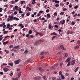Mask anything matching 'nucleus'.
Masks as SVG:
<instances>
[{
  "label": "nucleus",
  "mask_w": 80,
  "mask_h": 80,
  "mask_svg": "<svg viewBox=\"0 0 80 80\" xmlns=\"http://www.w3.org/2000/svg\"><path fill=\"white\" fill-rule=\"evenodd\" d=\"M62 71H60L59 73V75H61V76H62V75H62Z\"/></svg>",
  "instance_id": "nucleus-20"
},
{
  "label": "nucleus",
  "mask_w": 80,
  "mask_h": 80,
  "mask_svg": "<svg viewBox=\"0 0 80 80\" xmlns=\"http://www.w3.org/2000/svg\"><path fill=\"white\" fill-rule=\"evenodd\" d=\"M25 1H22L21 2V4H23V3H25Z\"/></svg>",
  "instance_id": "nucleus-25"
},
{
  "label": "nucleus",
  "mask_w": 80,
  "mask_h": 80,
  "mask_svg": "<svg viewBox=\"0 0 80 80\" xmlns=\"http://www.w3.org/2000/svg\"><path fill=\"white\" fill-rule=\"evenodd\" d=\"M43 41L42 40H39L38 41V43H41V42H43Z\"/></svg>",
  "instance_id": "nucleus-23"
},
{
  "label": "nucleus",
  "mask_w": 80,
  "mask_h": 80,
  "mask_svg": "<svg viewBox=\"0 0 80 80\" xmlns=\"http://www.w3.org/2000/svg\"><path fill=\"white\" fill-rule=\"evenodd\" d=\"M38 44V42H37L34 44V45H37Z\"/></svg>",
  "instance_id": "nucleus-38"
},
{
  "label": "nucleus",
  "mask_w": 80,
  "mask_h": 80,
  "mask_svg": "<svg viewBox=\"0 0 80 80\" xmlns=\"http://www.w3.org/2000/svg\"><path fill=\"white\" fill-rule=\"evenodd\" d=\"M15 50H16V49H12L11 51H12V52H15Z\"/></svg>",
  "instance_id": "nucleus-51"
},
{
  "label": "nucleus",
  "mask_w": 80,
  "mask_h": 80,
  "mask_svg": "<svg viewBox=\"0 0 80 80\" xmlns=\"http://www.w3.org/2000/svg\"><path fill=\"white\" fill-rule=\"evenodd\" d=\"M39 13H43V11H40L39 12Z\"/></svg>",
  "instance_id": "nucleus-40"
},
{
  "label": "nucleus",
  "mask_w": 80,
  "mask_h": 80,
  "mask_svg": "<svg viewBox=\"0 0 80 80\" xmlns=\"http://www.w3.org/2000/svg\"><path fill=\"white\" fill-rule=\"evenodd\" d=\"M78 6L77 5L75 7H74V9H77V8H78Z\"/></svg>",
  "instance_id": "nucleus-39"
},
{
  "label": "nucleus",
  "mask_w": 80,
  "mask_h": 80,
  "mask_svg": "<svg viewBox=\"0 0 80 80\" xmlns=\"http://www.w3.org/2000/svg\"><path fill=\"white\" fill-rule=\"evenodd\" d=\"M65 20L64 19L60 21V23L61 24V25H64V24H65Z\"/></svg>",
  "instance_id": "nucleus-2"
},
{
  "label": "nucleus",
  "mask_w": 80,
  "mask_h": 80,
  "mask_svg": "<svg viewBox=\"0 0 80 80\" xmlns=\"http://www.w3.org/2000/svg\"><path fill=\"white\" fill-rule=\"evenodd\" d=\"M62 53V52H58V54L59 55H60Z\"/></svg>",
  "instance_id": "nucleus-49"
},
{
  "label": "nucleus",
  "mask_w": 80,
  "mask_h": 80,
  "mask_svg": "<svg viewBox=\"0 0 80 80\" xmlns=\"http://www.w3.org/2000/svg\"><path fill=\"white\" fill-rule=\"evenodd\" d=\"M14 8L16 10H18V6H15L14 7Z\"/></svg>",
  "instance_id": "nucleus-21"
},
{
  "label": "nucleus",
  "mask_w": 80,
  "mask_h": 80,
  "mask_svg": "<svg viewBox=\"0 0 80 80\" xmlns=\"http://www.w3.org/2000/svg\"><path fill=\"white\" fill-rule=\"evenodd\" d=\"M65 56L66 57H67V56H68V54H67V53H66L65 54Z\"/></svg>",
  "instance_id": "nucleus-59"
},
{
  "label": "nucleus",
  "mask_w": 80,
  "mask_h": 80,
  "mask_svg": "<svg viewBox=\"0 0 80 80\" xmlns=\"http://www.w3.org/2000/svg\"><path fill=\"white\" fill-rule=\"evenodd\" d=\"M34 79L35 80H40V79H41V78L40 76H38V77L34 78Z\"/></svg>",
  "instance_id": "nucleus-3"
},
{
  "label": "nucleus",
  "mask_w": 80,
  "mask_h": 80,
  "mask_svg": "<svg viewBox=\"0 0 80 80\" xmlns=\"http://www.w3.org/2000/svg\"><path fill=\"white\" fill-rule=\"evenodd\" d=\"M3 70L5 72H8V71L9 70V69H8L7 68H3Z\"/></svg>",
  "instance_id": "nucleus-7"
},
{
  "label": "nucleus",
  "mask_w": 80,
  "mask_h": 80,
  "mask_svg": "<svg viewBox=\"0 0 80 80\" xmlns=\"http://www.w3.org/2000/svg\"><path fill=\"white\" fill-rule=\"evenodd\" d=\"M30 15V12H28V13H27L26 14V16H29V15Z\"/></svg>",
  "instance_id": "nucleus-33"
},
{
  "label": "nucleus",
  "mask_w": 80,
  "mask_h": 80,
  "mask_svg": "<svg viewBox=\"0 0 80 80\" xmlns=\"http://www.w3.org/2000/svg\"><path fill=\"white\" fill-rule=\"evenodd\" d=\"M38 69L41 71V72H43V69H42V68H39Z\"/></svg>",
  "instance_id": "nucleus-9"
},
{
  "label": "nucleus",
  "mask_w": 80,
  "mask_h": 80,
  "mask_svg": "<svg viewBox=\"0 0 80 80\" xmlns=\"http://www.w3.org/2000/svg\"><path fill=\"white\" fill-rule=\"evenodd\" d=\"M47 22V20H45L43 22V23H45V22Z\"/></svg>",
  "instance_id": "nucleus-62"
},
{
  "label": "nucleus",
  "mask_w": 80,
  "mask_h": 80,
  "mask_svg": "<svg viewBox=\"0 0 80 80\" xmlns=\"http://www.w3.org/2000/svg\"><path fill=\"white\" fill-rule=\"evenodd\" d=\"M60 48L62 49V50H67V49L64 48V47L62 45L60 46Z\"/></svg>",
  "instance_id": "nucleus-4"
},
{
  "label": "nucleus",
  "mask_w": 80,
  "mask_h": 80,
  "mask_svg": "<svg viewBox=\"0 0 80 80\" xmlns=\"http://www.w3.org/2000/svg\"><path fill=\"white\" fill-rule=\"evenodd\" d=\"M37 20H38V21H39V20H42V18H41V17H39L37 19Z\"/></svg>",
  "instance_id": "nucleus-27"
},
{
  "label": "nucleus",
  "mask_w": 80,
  "mask_h": 80,
  "mask_svg": "<svg viewBox=\"0 0 80 80\" xmlns=\"http://www.w3.org/2000/svg\"><path fill=\"white\" fill-rule=\"evenodd\" d=\"M29 34H32V30H29Z\"/></svg>",
  "instance_id": "nucleus-28"
},
{
  "label": "nucleus",
  "mask_w": 80,
  "mask_h": 80,
  "mask_svg": "<svg viewBox=\"0 0 80 80\" xmlns=\"http://www.w3.org/2000/svg\"><path fill=\"white\" fill-rule=\"evenodd\" d=\"M80 41H79V40L77 42V43H78V45H79V44H80Z\"/></svg>",
  "instance_id": "nucleus-46"
},
{
  "label": "nucleus",
  "mask_w": 80,
  "mask_h": 80,
  "mask_svg": "<svg viewBox=\"0 0 80 80\" xmlns=\"http://www.w3.org/2000/svg\"><path fill=\"white\" fill-rule=\"evenodd\" d=\"M7 33H8V31H5L3 32L4 34H6Z\"/></svg>",
  "instance_id": "nucleus-32"
},
{
  "label": "nucleus",
  "mask_w": 80,
  "mask_h": 80,
  "mask_svg": "<svg viewBox=\"0 0 80 80\" xmlns=\"http://www.w3.org/2000/svg\"><path fill=\"white\" fill-rule=\"evenodd\" d=\"M75 22H72L71 23V25H75Z\"/></svg>",
  "instance_id": "nucleus-35"
},
{
  "label": "nucleus",
  "mask_w": 80,
  "mask_h": 80,
  "mask_svg": "<svg viewBox=\"0 0 80 80\" xmlns=\"http://www.w3.org/2000/svg\"><path fill=\"white\" fill-rule=\"evenodd\" d=\"M35 3H36V2H32V5H34V4H35Z\"/></svg>",
  "instance_id": "nucleus-57"
},
{
  "label": "nucleus",
  "mask_w": 80,
  "mask_h": 80,
  "mask_svg": "<svg viewBox=\"0 0 80 80\" xmlns=\"http://www.w3.org/2000/svg\"><path fill=\"white\" fill-rule=\"evenodd\" d=\"M45 18H42V19H41V20H45Z\"/></svg>",
  "instance_id": "nucleus-64"
},
{
  "label": "nucleus",
  "mask_w": 80,
  "mask_h": 80,
  "mask_svg": "<svg viewBox=\"0 0 80 80\" xmlns=\"http://www.w3.org/2000/svg\"><path fill=\"white\" fill-rule=\"evenodd\" d=\"M25 51V49L23 48H22L21 49L20 51H21V52H24V51Z\"/></svg>",
  "instance_id": "nucleus-44"
},
{
  "label": "nucleus",
  "mask_w": 80,
  "mask_h": 80,
  "mask_svg": "<svg viewBox=\"0 0 80 80\" xmlns=\"http://www.w3.org/2000/svg\"><path fill=\"white\" fill-rule=\"evenodd\" d=\"M17 11H15L14 12V15H17Z\"/></svg>",
  "instance_id": "nucleus-52"
},
{
  "label": "nucleus",
  "mask_w": 80,
  "mask_h": 80,
  "mask_svg": "<svg viewBox=\"0 0 80 80\" xmlns=\"http://www.w3.org/2000/svg\"><path fill=\"white\" fill-rule=\"evenodd\" d=\"M56 77H54V78H52V80H56Z\"/></svg>",
  "instance_id": "nucleus-56"
},
{
  "label": "nucleus",
  "mask_w": 80,
  "mask_h": 80,
  "mask_svg": "<svg viewBox=\"0 0 80 80\" xmlns=\"http://www.w3.org/2000/svg\"><path fill=\"white\" fill-rule=\"evenodd\" d=\"M55 27H56V28H58V26L57 25H55L54 26Z\"/></svg>",
  "instance_id": "nucleus-58"
},
{
  "label": "nucleus",
  "mask_w": 80,
  "mask_h": 80,
  "mask_svg": "<svg viewBox=\"0 0 80 80\" xmlns=\"http://www.w3.org/2000/svg\"><path fill=\"white\" fill-rule=\"evenodd\" d=\"M75 62H76L75 60H72L71 62V64L72 65H74V64H75Z\"/></svg>",
  "instance_id": "nucleus-6"
},
{
  "label": "nucleus",
  "mask_w": 80,
  "mask_h": 80,
  "mask_svg": "<svg viewBox=\"0 0 80 80\" xmlns=\"http://www.w3.org/2000/svg\"><path fill=\"white\" fill-rule=\"evenodd\" d=\"M55 3H60V1H56L55 0Z\"/></svg>",
  "instance_id": "nucleus-22"
},
{
  "label": "nucleus",
  "mask_w": 80,
  "mask_h": 80,
  "mask_svg": "<svg viewBox=\"0 0 80 80\" xmlns=\"http://www.w3.org/2000/svg\"><path fill=\"white\" fill-rule=\"evenodd\" d=\"M53 15H54V16H57V13L55 12L54 13Z\"/></svg>",
  "instance_id": "nucleus-31"
},
{
  "label": "nucleus",
  "mask_w": 80,
  "mask_h": 80,
  "mask_svg": "<svg viewBox=\"0 0 80 80\" xmlns=\"http://www.w3.org/2000/svg\"><path fill=\"white\" fill-rule=\"evenodd\" d=\"M50 12V10H49V9H47L46 11V12L47 13H48V12Z\"/></svg>",
  "instance_id": "nucleus-41"
},
{
  "label": "nucleus",
  "mask_w": 80,
  "mask_h": 80,
  "mask_svg": "<svg viewBox=\"0 0 80 80\" xmlns=\"http://www.w3.org/2000/svg\"><path fill=\"white\" fill-rule=\"evenodd\" d=\"M75 48L76 49V50H77V49H78V46H75Z\"/></svg>",
  "instance_id": "nucleus-24"
},
{
  "label": "nucleus",
  "mask_w": 80,
  "mask_h": 80,
  "mask_svg": "<svg viewBox=\"0 0 80 80\" xmlns=\"http://www.w3.org/2000/svg\"><path fill=\"white\" fill-rule=\"evenodd\" d=\"M12 47H13V45H11L9 46V48H11Z\"/></svg>",
  "instance_id": "nucleus-50"
},
{
  "label": "nucleus",
  "mask_w": 80,
  "mask_h": 80,
  "mask_svg": "<svg viewBox=\"0 0 80 80\" xmlns=\"http://www.w3.org/2000/svg\"><path fill=\"white\" fill-rule=\"evenodd\" d=\"M20 63V61L19 60H18L15 61H14V63L15 65H17V64H18Z\"/></svg>",
  "instance_id": "nucleus-5"
},
{
  "label": "nucleus",
  "mask_w": 80,
  "mask_h": 80,
  "mask_svg": "<svg viewBox=\"0 0 80 80\" xmlns=\"http://www.w3.org/2000/svg\"><path fill=\"white\" fill-rule=\"evenodd\" d=\"M55 7H59V5L58 4H56L55 5Z\"/></svg>",
  "instance_id": "nucleus-42"
},
{
  "label": "nucleus",
  "mask_w": 80,
  "mask_h": 80,
  "mask_svg": "<svg viewBox=\"0 0 80 80\" xmlns=\"http://www.w3.org/2000/svg\"><path fill=\"white\" fill-rule=\"evenodd\" d=\"M70 63H71V62H69L68 63V64H67V66H70Z\"/></svg>",
  "instance_id": "nucleus-29"
},
{
  "label": "nucleus",
  "mask_w": 80,
  "mask_h": 80,
  "mask_svg": "<svg viewBox=\"0 0 80 80\" xmlns=\"http://www.w3.org/2000/svg\"><path fill=\"white\" fill-rule=\"evenodd\" d=\"M39 35L40 36V37H42L43 35V34L41 33H39Z\"/></svg>",
  "instance_id": "nucleus-30"
},
{
  "label": "nucleus",
  "mask_w": 80,
  "mask_h": 80,
  "mask_svg": "<svg viewBox=\"0 0 80 80\" xmlns=\"http://www.w3.org/2000/svg\"><path fill=\"white\" fill-rule=\"evenodd\" d=\"M19 46L18 45L17 46H15L13 47L14 48H15V49H17V48H19Z\"/></svg>",
  "instance_id": "nucleus-13"
},
{
  "label": "nucleus",
  "mask_w": 80,
  "mask_h": 80,
  "mask_svg": "<svg viewBox=\"0 0 80 80\" xmlns=\"http://www.w3.org/2000/svg\"><path fill=\"white\" fill-rule=\"evenodd\" d=\"M0 74L1 75H3V72H0Z\"/></svg>",
  "instance_id": "nucleus-61"
},
{
  "label": "nucleus",
  "mask_w": 80,
  "mask_h": 80,
  "mask_svg": "<svg viewBox=\"0 0 80 80\" xmlns=\"http://www.w3.org/2000/svg\"><path fill=\"white\" fill-rule=\"evenodd\" d=\"M53 35H57V33L55 32H53Z\"/></svg>",
  "instance_id": "nucleus-47"
},
{
  "label": "nucleus",
  "mask_w": 80,
  "mask_h": 80,
  "mask_svg": "<svg viewBox=\"0 0 80 80\" xmlns=\"http://www.w3.org/2000/svg\"><path fill=\"white\" fill-rule=\"evenodd\" d=\"M28 50H26L24 51V53H28Z\"/></svg>",
  "instance_id": "nucleus-34"
},
{
  "label": "nucleus",
  "mask_w": 80,
  "mask_h": 80,
  "mask_svg": "<svg viewBox=\"0 0 80 80\" xmlns=\"http://www.w3.org/2000/svg\"><path fill=\"white\" fill-rule=\"evenodd\" d=\"M25 14L24 13L22 14H21V17H24V16H25Z\"/></svg>",
  "instance_id": "nucleus-36"
},
{
  "label": "nucleus",
  "mask_w": 80,
  "mask_h": 80,
  "mask_svg": "<svg viewBox=\"0 0 80 80\" xmlns=\"http://www.w3.org/2000/svg\"><path fill=\"white\" fill-rule=\"evenodd\" d=\"M10 24H8L6 27L7 28H10Z\"/></svg>",
  "instance_id": "nucleus-12"
},
{
  "label": "nucleus",
  "mask_w": 80,
  "mask_h": 80,
  "mask_svg": "<svg viewBox=\"0 0 80 80\" xmlns=\"http://www.w3.org/2000/svg\"><path fill=\"white\" fill-rule=\"evenodd\" d=\"M66 10H67V8H64L63 9V12H65V11H66Z\"/></svg>",
  "instance_id": "nucleus-45"
},
{
  "label": "nucleus",
  "mask_w": 80,
  "mask_h": 80,
  "mask_svg": "<svg viewBox=\"0 0 80 80\" xmlns=\"http://www.w3.org/2000/svg\"><path fill=\"white\" fill-rule=\"evenodd\" d=\"M56 38V36H54L52 38V40H54Z\"/></svg>",
  "instance_id": "nucleus-37"
},
{
  "label": "nucleus",
  "mask_w": 80,
  "mask_h": 80,
  "mask_svg": "<svg viewBox=\"0 0 80 80\" xmlns=\"http://www.w3.org/2000/svg\"><path fill=\"white\" fill-rule=\"evenodd\" d=\"M12 4H15L16 3H15V2L13 1L12 2Z\"/></svg>",
  "instance_id": "nucleus-55"
},
{
  "label": "nucleus",
  "mask_w": 80,
  "mask_h": 80,
  "mask_svg": "<svg viewBox=\"0 0 80 80\" xmlns=\"http://www.w3.org/2000/svg\"><path fill=\"white\" fill-rule=\"evenodd\" d=\"M2 8H0V12H2Z\"/></svg>",
  "instance_id": "nucleus-63"
},
{
  "label": "nucleus",
  "mask_w": 80,
  "mask_h": 80,
  "mask_svg": "<svg viewBox=\"0 0 80 80\" xmlns=\"http://www.w3.org/2000/svg\"><path fill=\"white\" fill-rule=\"evenodd\" d=\"M18 77H19V78H20V76H21V72H19L18 73Z\"/></svg>",
  "instance_id": "nucleus-15"
},
{
  "label": "nucleus",
  "mask_w": 80,
  "mask_h": 80,
  "mask_svg": "<svg viewBox=\"0 0 80 80\" xmlns=\"http://www.w3.org/2000/svg\"><path fill=\"white\" fill-rule=\"evenodd\" d=\"M48 27L49 29H51V28H53V27L52 26V24L50 23L49 24Z\"/></svg>",
  "instance_id": "nucleus-8"
},
{
  "label": "nucleus",
  "mask_w": 80,
  "mask_h": 80,
  "mask_svg": "<svg viewBox=\"0 0 80 80\" xmlns=\"http://www.w3.org/2000/svg\"><path fill=\"white\" fill-rule=\"evenodd\" d=\"M8 65L11 66V67H13V62H10L8 63Z\"/></svg>",
  "instance_id": "nucleus-10"
},
{
  "label": "nucleus",
  "mask_w": 80,
  "mask_h": 80,
  "mask_svg": "<svg viewBox=\"0 0 80 80\" xmlns=\"http://www.w3.org/2000/svg\"><path fill=\"white\" fill-rule=\"evenodd\" d=\"M30 38H33V37H34V36H33V35H31L30 36Z\"/></svg>",
  "instance_id": "nucleus-53"
},
{
  "label": "nucleus",
  "mask_w": 80,
  "mask_h": 80,
  "mask_svg": "<svg viewBox=\"0 0 80 80\" xmlns=\"http://www.w3.org/2000/svg\"><path fill=\"white\" fill-rule=\"evenodd\" d=\"M8 43V42L6 41L5 42H3V45H6V44H7V43Z\"/></svg>",
  "instance_id": "nucleus-19"
},
{
  "label": "nucleus",
  "mask_w": 80,
  "mask_h": 80,
  "mask_svg": "<svg viewBox=\"0 0 80 80\" xmlns=\"http://www.w3.org/2000/svg\"><path fill=\"white\" fill-rule=\"evenodd\" d=\"M9 18H10V20H19V18H17L16 17H13V16H9Z\"/></svg>",
  "instance_id": "nucleus-1"
},
{
  "label": "nucleus",
  "mask_w": 80,
  "mask_h": 80,
  "mask_svg": "<svg viewBox=\"0 0 80 80\" xmlns=\"http://www.w3.org/2000/svg\"><path fill=\"white\" fill-rule=\"evenodd\" d=\"M61 78L62 80H64V79H65V77L64 76H63V75H61Z\"/></svg>",
  "instance_id": "nucleus-16"
},
{
  "label": "nucleus",
  "mask_w": 80,
  "mask_h": 80,
  "mask_svg": "<svg viewBox=\"0 0 80 80\" xmlns=\"http://www.w3.org/2000/svg\"><path fill=\"white\" fill-rule=\"evenodd\" d=\"M41 55H44V52H41Z\"/></svg>",
  "instance_id": "nucleus-48"
},
{
  "label": "nucleus",
  "mask_w": 80,
  "mask_h": 80,
  "mask_svg": "<svg viewBox=\"0 0 80 80\" xmlns=\"http://www.w3.org/2000/svg\"><path fill=\"white\" fill-rule=\"evenodd\" d=\"M18 80V78L17 77L15 78H12V80Z\"/></svg>",
  "instance_id": "nucleus-18"
},
{
  "label": "nucleus",
  "mask_w": 80,
  "mask_h": 80,
  "mask_svg": "<svg viewBox=\"0 0 80 80\" xmlns=\"http://www.w3.org/2000/svg\"><path fill=\"white\" fill-rule=\"evenodd\" d=\"M40 34V33H38V32H37L36 33V35H39Z\"/></svg>",
  "instance_id": "nucleus-60"
},
{
  "label": "nucleus",
  "mask_w": 80,
  "mask_h": 80,
  "mask_svg": "<svg viewBox=\"0 0 80 80\" xmlns=\"http://www.w3.org/2000/svg\"><path fill=\"white\" fill-rule=\"evenodd\" d=\"M65 13V12H61V13H60V14L61 15H64V14Z\"/></svg>",
  "instance_id": "nucleus-17"
},
{
  "label": "nucleus",
  "mask_w": 80,
  "mask_h": 80,
  "mask_svg": "<svg viewBox=\"0 0 80 80\" xmlns=\"http://www.w3.org/2000/svg\"><path fill=\"white\" fill-rule=\"evenodd\" d=\"M71 60V59L70 58H68V59H67V60L66 61V62H68Z\"/></svg>",
  "instance_id": "nucleus-11"
},
{
  "label": "nucleus",
  "mask_w": 80,
  "mask_h": 80,
  "mask_svg": "<svg viewBox=\"0 0 80 80\" xmlns=\"http://www.w3.org/2000/svg\"><path fill=\"white\" fill-rule=\"evenodd\" d=\"M69 7L70 8H71L72 7V6L71 5V4L69 5Z\"/></svg>",
  "instance_id": "nucleus-54"
},
{
  "label": "nucleus",
  "mask_w": 80,
  "mask_h": 80,
  "mask_svg": "<svg viewBox=\"0 0 80 80\" xmlns=\"http://www.w3.org/2000/svg\"><path fill=\"white\" fill-rule=\"evenodd\" d=\"M47 17H48L49 18H51V17L50 16V14L48 13V14H47Z\"/></svg>",
  "instance_id": "nucleus-14"
},
{
  "label": "nucleus",
  "mask_w": 80,
  "mask_h": 80,
  "mask_svg": "<svg viewBox=\"0 0 80 80\" xmlns=\"http://www.w3.org/2000/svg\"><path fill=\"white\" fill-rule=\"evenodd\" d=\"M10 76H13V72H12L11 73L9 74Z\"/></svg>",
  "instance_id": "nucleus-43"
},
{
  "label": "nucleus",
  "mask_w": 80,
  "mask_h": 80,
  "mask_svg": "<svg viewBox=\"0 0 80 80\" xmlns=\"http://www.w3.org/2000/svg\"><path fill=\"white\" fill-rule=\"evenodd\" d=\"M4 51L6 52L7 53H9V51L7 50H5Z\"/></svg>",
  "instance_id": "nucleus-26"
}]
</instances>
